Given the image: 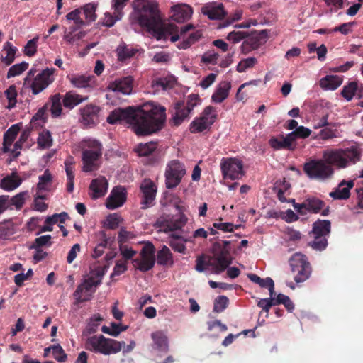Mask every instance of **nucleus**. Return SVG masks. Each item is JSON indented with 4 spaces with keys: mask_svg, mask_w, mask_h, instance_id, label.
Instances as JSON below:
<instances>
[{
    "mask_svg": "<svg viewBox=\"0 0 363 363\" xmlns=\"http://www.w3.org/2000/svg\"><path fill=\"white\" fill-rule=\"evenodd\" d=\"M259 45V40L255 38H250L247 40H245L241 45V51L242 52L246 54L250 50L257 49Z\"/></svg>",
    "mask_w": 363,
    "mask_h": 363,
    "instance_id": "obj_60",
    "label": "nucleus"
},
{
    "mask_svg": "<svg viewBox=\"0 0 363 363\" xmlns=\"http://www.w3.org/2000/svg\"><path fill=\"white\" fill-rule=\"evenodd\" d=\"M331 224L328 220H318L313 225V236H327L330 232Z\"/></svg>",
    "mask_w": 363,
    "mask_h": 363,
    "instance_id": "obj_35",
    "label": "nucleus"
},
{
    "mask_svg": "<svg viewBox=\"0 0 363 363\" xmlns=\"http://www.w3.org/2000/svg\"><path fill=\"white\" fill-rule=\"evenodd\" d=\"M357 90L358 83L356 82H351L343 86L341 91V95L345 99H346L347 101H350L353 99L355 94H357Z\"/></svg>",
    "mask_w": 363,
    "mask_h": 363,
    "instance_id": "obj_46",
    "label": "nucleus"
},
{
    "mask_svg": "<svg viewBox=\"0 0 363 363\" xmlns=\"http://www.w3.org/2000/svg\"><path fill=\"white\" fill-rule=\"evenodd\" d=\"M52 177L48 170H45L43 175L39 177V182L37 184L36 194H43L51 190Z\"/></svg>",
    "mask_w": 363,
    "mask_h": 363,
    "instance_id": "obj_36",
    "label": "nucleus"
},
{
    "mask_svg": "<svg viewBox=\"0 0 363 363\" xmlns=\"http://www.w3.org/2000/svg\"><path fill=\"white\" fill-rule=\"evenodd\" d=\"M72 85L78 89L93 88L96 84L93 76L85 74H72L67 77Z\"/></svg>",
    "mask_w": 363,
    "mask_h": 363,
    "instance_id": "obj_22",
    "label": "nucleus"
},
{
    "mask_svg": "<svg viewBox=\"0 0 363 363\" xmlns=\"http://www.w3.org/2000/svg\"><path fill=\"white\" fill-rule=\"evenodd\" d=\"M157 262L162 266H172L174 264L172 254L170 250L167 246H163L162 248L157 252Z\"/></svg>",
    "mask_w": 363,
    "mask_h": 363,
    "instance_id": "obj_38",
    "label": "nucleus"
},
{
    "mask_svg": "<svg viewBox=\"0 0 363 363\" xmlns=\"http://www.w3.org/2000/svg\"><path fill=\"white\" fill-rule=\"evenodd\" d=\"M137 52V49L129 47L124 43L119 45L116 49L118 59L120 61L126 60L133 57Z\"/></svg>",
    "mask_w": 363,
    "mask_h": 363,
    "instance_id": "obj_40",
    "label": "nucleus"
},
{
    "mask_svg": "<svg viewBox=\"0 0 363 363\" xmlns=\"http://www.w3.org/2000/svg\"><path fill=\"white\" fill-rule=\"evenodd\" d=\"M74 164L75 161L72 157H69L65 161V171L67 174V190L69 192H72L74 190Z\"/></svg>",
    "mask_w": 363,
    "mask_h": 363,
    "instance_id": "obj_32",
    "label": "nucleus"
},
{
    "mask_svg": "<svg viewBox=\"0 0 363 363\" xmlns=\"http://www.w3.org/2000/svg\"><path fill=\"white\" fill-rule=\"evenodd\" d=\"M151 337L157 350L162 352L168 350V338L164 332H154L152 333Z\"/></svg>",
    "mask_w": 363,
    "mask_h": 363,
    "instance_id": "obj_37",
    "label": "nucleus"
},
{
    "mask_svg": "<svg viewBox=\"0 0 363 363\" xmlns=\"http://www.w3.org/2000/svg\"><path fill=\"white\" fill-rule=\"evenodd\" d=\"M274 296L269 295V298H261L257 302V306L262 308L266 313V317H268L269 311L272 306L274 305Z\"/></svg>",
    "mask_w": 363,
    "mask_h": 363,
    "instance_id": "obj_62",
    "label": "nucleus"
},
{
    "mask_svg": "<svg viewBox=\"0 0 363 363\" xmlns=\"http://www.w3.org/2000/svg\"><path fill=\"white\" fill-rule=\"evenodd\" d=\"M291 270L297 272L294 280L297 283L303 282L306 280L310 275L311 268L306 257L301 253L294 254L289 260Z\"/></svg>",
    "mask_w": 363,
    "mask_h": 363,
    "instance_id": "obj_14",
    "label": "nucleus"
},
{
    "mask_svg": "<svg viewBox=\"0 0 363 363\" xmlns=\"http://www.w3.org/2000/svg\"><path fill=\"white\" fill-rule=\"evenodd\" d=\"M55 71L54 68H45L36 74L37 69L33 67L24 78L23 85L29 87L33 94L37 95L54 82Z\"/></svg>",
    "mask_w": 363,
    "mask_h": 363,
    "instance_id": "obj_6",
    "label": "nucleus"
},
{
    "mask_svg": "<svg viewBox=\"0 0 363 363\" xmlns=\"http://www.w3.org/2000/svg\"><path fill=\"white\" fill-rule=\"evenodd\" d=\"M108 189V182L106 177L100 176L93 179L89 186V195L92 199L103 197Z\"/></svg>",
    "mask_w": 363,
    "mask_h": 363,
    "instance_id": "obj_20",
    "label": "nucleus"
},
{
    "mask_svg": "<svg viewBox=\"0 0 363 363\" xmlns=\"http://www.w3.org/2000/svg\"><path fill=\"white\" fill-rule=\"evenodd\" d=\"M124 341L106 338L102 335H94L89 337L86 342V348L91 352L109 355L119 352Z\"/></svg>",
    "mask_w": 363,
    "mask_h": 363,
    "instance_id": "obj_8",
    "label": "nucleus"
},
{
    "mask_svg": "<svg viewBox=\"0 0 363 363\" xmlns=\"http://www.w3.org/2000/svg\"><path fill=\"white\" fill-rule=\"evenodd\" d=\"M81 9H76L70 12H69L66 15V20L67 21H72L74 24V26L73 28H81L84 26H85V22L83 21V19L81 18Z\"/></svg>",
    "mask_w": 363,
    "mask_h": 363,
    "instance_id": "obj_47",
    "label": "nucleus"
},
{
    "mask_svg": "<svg viewBox=\"0 0 363 363\" xmlns=\"http://www.w3.org/2000/svg\"><path fill=\"white\" fill-rule=\"evenodd\" d=\"M23 182V179L17 172L4 177L0 182V187L6 191H12L16 189Z\"/></svg>",
    "mask_w": 363,
    "mask_h": 363,
    "instance_id": "obj_24",
    "label": "nucleus"
},
{
    "mask_svg": "<svg viewBox=\"0 0 363 363\" xmlns=\"http://www.w3.org/2000/svg\"><path fill=\"white\" fill-rule=\"evenodd\" d=\"M228 298L225 296H219L214 301L213 311L223 312L228 305Z\"/></svg>",
    "mask_w": 363,
    "mask_h": 363,
    "instance_id": "obj_61",
    "label": "nucleus"
},
{
    "mask_svg": "<svg viewBox=\"0 0 363 363\" xmlns=\"http://www.w3.org/2000/svg\"><path fill=\"white\" fill-rule=\"evenodd\" d=\"M52 144L51 133L48 130H43L39 133L38 145L42 149L49 148Z\"/></svg>",
    "mask_w": 363,
    "mask_h": 363,
    "instance_id": "obj_51",
    "label": "nucleus"
},
{
    "mask_svg": "<svg viewBox=\"0 0 363 363\" xmlns=\"http://www.w3.org/2000/svg\"><path fill=\"white\" fill-rule=\"evenodd\" d=\"M186 168L183 163L178 160L169 161L165 168V186L167 189L176 188L186 174Z\"/></svg>",
    "mask_w": 363,
    "mask_h": 363,
    "instance_id": "obj_11",
    "label": "nucleus"
},
{
    "mask_svg": "<svg viewBox=\"0 0 363 363\" xmlns=\"http://www.w3.org/2000/svg\"><path fill=\"white\" fill-rule=\"evenodd\" d=\"M353 186V181H343L335 191L330 193V196L334 199H347L350 197V190Z\"/></svg>",
    "mask_w": 363,
    "mask_h": 363,
    "instance_id": "obj_26",
    "label": "nucleus"
},
{
    "mask_svg": "<svg viewBox=\"0 0 363 363\" xmlns=\"http://www.w3.org/2000/svg\"><path fill=\"white\" fill-rule=\"evenodd\" d=\"M220 167L224 179L239 180L245 175L243 162L238 157H223Z\"/></svg>",
    "mask_w": 363,
    "mask_h": 363,
    "instance_id": "obj_10",
    "label": "nucleus"
},
{
    "mask_svg": "<svg viewBox=\"0 0 363 363\" xmlns=\"http://www.w3.org/2000/svg\"><path fill=\"white\" fill-rule=\"evenodd\" d=\"M201 12L211 20L221 19L226 15L223 6L219 2H210L201 8Z\"/></svg>",
    "mask_w": 363,
    "mask_h": 363,
    "instance_id": "obj_21",
    "label": "nucleus"
},
{
    "mask_svg": "<svg viewBox=\"0 0 363 363\" xmlns=\"http://www.w3.org/2000/svg\"><path fill=\"white\" fill-rule=\"evenodd\" d=\"M140 189L143 193L142 208L153 206L157 193V187L154 182L150 179H145L140 185Z\"/></svg>",
    "mask_w": 363,
    "mask_h": 363,
    "instance_id": "obj_18",
    "label": "nucleus"
},
{
    "mask_svg": "<svg viewBox=\"0 0 363 363\" xmlns=\"http://www.w3.org/2000/svg\"><path fill=\"white\" fill-rule=\"evenodd\" d=\"M50 112L53 117H58L62 113L61 96L59 94L50 97Z\"/></svg>",
    "mask_w": 363,
    "mask_h": 363,
    "instance_id": "obj_49",
    "label": "nucleus"
},
{
    "mask_svg": "<svg viewBox=\"0 0 363 363\" xmlns=\"http://www.w3.org/2000/svg\"><path fill=\"white\" fill-rule=\"evenodd\" d=\"M311 130L304 126H298L296 130L289 133V137L294 142L296 138H306L310 136Z\"/></svg>",
    "mask_w": 363,
    "mask_h": 363,
    "instance_id": "obj_58",
    "label": "nucleus"
},
{
    "mask_svg": "<svg viewBox=\"0 0 363 363\" xmlns=\"http://www.w3.org/2000/svg\"><path fill=\"white\" fill-rule=\"evenodd\" d=\"M230 244V240H224L223 248L219 252H215L212 257H208L207 260L203 257L197 258L196 270L199 272L210 271L213 274H220L225 270L232 263Z\"/></svg>",
    "mask_w": 363,
    "mask_h": 363,
    "instance_id": "obj_3",
    "label": "nucleus"
},
{
    "mask_svg": "<svg viewBox=\"0 0 363 363\" xmlns=\"http://www.w3.org/2000/svg\"><path fill=\"white\" fill-rule=\"evenodd\" d=\"M133 8L139 24L146 28L157 40H167L169 38L174 43L181 39L177 48L187 49L202 36L199 30H194L187 35V33L194 28L192 24L186 25L179 30L174 24L163 25L158 4L155 0H134Z\"/></svg>",
    "mask_w": 363,
    "mask_h": 363,
    "instance_id": "obj_1",
    "label": "nucleus"
},
{
    "mask_svg": "<svg viewBox=\"0 0 363 363\" xmlns=\"http://www.w3.org/2000/svg\"><path fill=\"white\" fill-rule=\"evenodd\" d=\"M289 188L290 184L286 181L276 183L275 186L274 188V191L276 192L277 196L281 202H286L287 199L284 196V193Z\"/></svg>",
    "mask_w": 363,
    "mask_h": 363,
    "instance_id": "obj_52",
    "label": "nucleus"
},
{
    "mask_svg": "<svg viewBox=\"0 0 363 363\" xmlns=\"http://www.w3.org/2000/svg\"><path fill=\"white\" fill-rule=\"evenodd\" d=\"M80 122L86 128H91L101 120V108L94 104H88L80 108Z\"/></svg>",
    "mask_w": 363,
    "mask_h": 363,
    "instance_id": "obj_15",
    "label": "nucleus"
},
{
    "mask_svg": "<svg viewBox=\"0 0 363 363\" xmlns=\"http://www.w3.org/2000/svg\"><path fill=\"white\" fill-rule=\"evenodd\" d=\"M103 277L104 272L100 269L91 270L85 276L73 294L76 301L80 303L89 301L101 284Z\"/></svg>",
    "mask_w": 363,
    "mask_h": 363,
    "instance_id": "obj_7",
    "label": "nucleus"
},
{
    "mask_svg": "<svg viewBox=\"0 0 363 363\" xmlns=\"http://www.w3.org/2000/svg\"><path fill=\"white\" fill-rule=\"evenodd\" d=\"M52 354L53 357L59 362H65L67 359V354L59 344L52 346Z\"/></svg>",
    "mask_w": 363,
    "mask_h": 363,
    "instance_id": "obj_63",
    "label": "nucleus"
},
{
    "mask_svg": "<svg viewBox=\"0 0 363 363\" xmlns=\"http://www.w3.org/2000/svg\"><path fill=\"white\" fill-rule=\"evenodd\" d=\"M283 304L289 312H292L294 309V305L290 300L289 297L283 294H279L277 296H274V305Z\"/></svg>",
    "mask_w": 363,
    "mask_h": 363,
    "instance_id": "obj_56",
    "label": "nucleus"
},
{
    "mask_svg": "<svg viewBox=\"0 0 363 363\" xmlns=\"http://www.w3.org/2000/svg\"><path fill=\"white\" fill-rule=\"evenodd\" d=\"M247 277L252 282L258 284L260 287L268 289L269 295H275L274 283L270 277L262 279L255 274H248Z\"/></svg>",
    "mask_w": 363,
    "mask_h": 363,
    "instance_id": "obj_33",
    "label": "nucleus"
},
{
    "mask_svg": "<svg viewBox=\"0 0 363 363\" xmlns=\"http://www.w3.org/2000/svg\"><path fill=\"white\" fill-rule=\"evenodd\" d=\"M17 48L10 42H6L1 52V60L5 65H10L15 60Z\"/></svg>",
    "mask_w": 363,
    "mask_h": 363,
    "instance_id": "obj_30",
    "label": "nucleus"
},
{
    "mask_svg": "<svg viewBox=\"0 0 363 363\" xmlns=\"http://www.w3.org/2000/svg\"><path fill=\"white\" fill-rule=\"evenodd\" d=\"M230 89L231 84L230 82L223 81L219 83L211 96L212 101L216 104L223 102L228 98Z\"/></svg>",
    "mask_w": 363,
    "mask_h": 363,
    "instance_id": "obj_25",
    "label": "nucleus"
},
{
    "mask_svg": "<svg viewBox=\"0 0 363 363\" xmlns=\"http://www.w3.org/2000/svg\"><path fill=\"white\" fill-rule=\"evenodd\" d=\"M28 67V63L22 62L11 66L8 72L7 78H11L21 74Z\"/></svg>",
    "mask_w": 363,
    "mask_h": 363,
    "instance_id": "obj_53",
    "label": "nucleus"
},
{
    "mask_svg": "<svg viewBox=\"0 0 363 363\" xmlns=\"http://www.w3.org/2000/svg\"><path fill=\"white\" fill-rule=\"evenodd\" d=\"M98 4L96 3H88L82 7L81 11H83L84 15L85 16L86 21L87 23H91L94 21L96 19V11L97 9Z\"/></svg>",
    "mask_w": 363,
    "mask_h": 363,
    "instance_id": "obj_45",
    "label": "nucleus"
},
{
    "mask_svg": "<svg viewBox=\"0 0 363 363\" xmlns=\"http://www.w3.org/2000/svg\"><path fill=\"white\" fill-rule=\"evenodd\" d=\"M166 120L165 108L155 103H147L143 108H116L107 117L110 124L125 121L138 135H146L162 128Z\"/></svg>",
    "mask_w": 363,
    "mask_h": 363,
    "instance_id": "obj_2",
    "label": "nucleus"
},
{
    "mask_svg": "<svg viewBox=\"0 0 363 363\" xmlns=\"http://www.w3.org/2000/svg\"><path fill=\"white\" fill-rule=\"evenodd\" d=\"M157 146L155 142L140 143L136 147L135 151L140 156H147L156 150Z\"/></svg>",
    "mask_w": 363,
    "mask_h": 363,
    "instance_id": "obj_48",
    "label": "nucleus"
},
{
    "mask_svg": "<svg viewBox=\"0 0 363 363\" xmlns=\"http://www.w3.org/2000/svg\"><path fill=\"white\" fill-rule=\"evenodd\" d=\"M126 189L121 186L114 187L106 201V207L109 210H114L122 206L126 201Z\"/></svg>",
    "mask_w": 363,
    "mask_h": 363,
    "instance_id": "obj_17",
    "label": "nucleus"
},
{
    "mask_svg": "<svg viewBox=\"0 0 363 363\" xmlns=\"http://www.w3.org/2000/svg\"><path fill=\"white\" fill-rule=\"evenodd\" d=\"M337 137L336 130L331 128H324L320 130L317 138L323 140H330Z\"/></svg>",
    "mask_w": 363,
    "mask_h": 363,
    "instance_id": "obj_64",
    "label": "nucleus"
},
{
    "mask_svg": "<svg viewBox=\"0 0 363 363\" xmlns=\"http://www.w3.org/2000/svg\"><path fill=\"white\" fill-rule=\"evenodd\" d=\"M189 241L191 242L192 240L191 238L183 239L179 237L172 238L170 240L169 245L174 250L179 253L184 254L186 252L185 242Z\"/></svg>",
    "mask_w": 363,
    "mask_h": 363,
    "instance_id": "obj_50",
    "label": "nucleus"
},
{
    "mask_svg": "<svg viewBox=\"0 0 363 363\" xmlns=\"http://www.w3.org/2000/svg\"><path fill=\"white\" fill-rule=\"evenodd\" d=\"M82 171L90 172L97 170L101 164L102 144L95 139H86L82 142Z\"/></svg>",
    "mask_w": 363,
    "mask_h": 363,
    "instance_id": "obj_5",
    "label": "nucleus"
},
{
    "mask_svg": "<svg viewBox=\"0 0 363 363\" xmlns=\"http://www.w3.org/2000/svg\"><path fill=\"white\" fill-rule=\"evenodd\" d=\"M155 247L150 242L144 245L140 252L139 257L132 261L135 269L140 272H147L151 269L155 263Z\"/></svg>",
    "mask_w": 363,
    "mask_h": 363,
    "instance_id": "obj_13",
    "label": "nucleus"
},
{
    "mask_svg": "<svg viewBox=\"0 0 363 363\" xmlns=\"http://www.w3.org/2000/svg\"><path fill=\"white\" fill-rule=\"evenodd\" d=\"M122 18V13L120 11L116 12L114 10L113 15L110 13H106L103 18L102 24L106 27H112L116 21L121 20Z\"/></svg>",
    "mask_w": 363,
    "mask_h": 363,
    "instance_id": "obj_55",
    "label": "nucleus"
},
{
    "mask_svg": "<svg viewBox=\"0 0 363 363\" xmlns=\"http://www.w3.org/2000/svg\"><path fill=\"white\" fill-rule=\"evenodd\" d=\"M257 62V60L254 57L242 59L238 64L236 70L240 73L244 72L247 69L252 68Z\"/></svg>",
    "mask_w": 363,
    "mask_h": 363,
    "instance_id": "obj_54",
    "label": "nucleus"
},
{
    "mask_svg": "<svg viewBox=\"0 0 363 363\" xmlns=\"http://www.w3.org/2000/svg\"><path fill=\"white\" fill-rule=\"evenodd\" d=\"M77 29V28H71L69 31L65 30L63 35V39L67 43L79 45L78 41L85 37V31H79L77 33H74Z\"/></svg>",
    "mask_w": 363,
    "mask_h": 363,
    "instance_id": "obj_39",
    "label": "nucleus"
},
{
    "mask_svg": "<svg viewBox=\"0 0 363 363\" xmlns=\"http://www.w3.org/2000/svg\"><path fill=\"white\" fill-rule=\"evenodd\" d=\"M219 54L214 50L206 51L201 56V65L213 66L218 64Z\"/></svg>",
    "mask_w": 363,
    "mask_h": 363,
    "instance_id": "obj_42",
    "label": "nucleus"
},
{
    "mask_svg": "<svg viewBox=\"0 0 363 363\" xmlns=\"http://www.w3.org/2000/svg\"><path fill=\"white\" fill-rule=\"evenodd\" d=\"M217 118L216 108L208 106H206L200 116L194 118L190 124V132L198 133L208 130L214 123Z\"/></svg>",
    "mask_w": 363,
    "mask_h": 363,
    "instance_id": "obj_12",
    "label": "nucleus"
},
{
    "mask_svg": "<svg viewBox=\"0 0 363 363\" xmlns=\"http://www.w3.org/2000/svg\"><path fill=\"white\" fill-rule=\"evenodd\" d=\"M175 84V79L172 77H160L152 82L153 93L156 94L160 91H167L173 87Z\"/></svg>",
    "mask_w": 363,
    "mask_h": 363,
    "instance_id": "obj_27",
    "label": "nucleus"
},
{
    "mask_svg": "<svg viewBox=\"0 0 363 363\" xmlns=\"http://www.w3.org/2000/svg\"><path fill=\"white\" fill-rule=\"evenodd\" d=\"M186 217L184 214L181 213L174 216L169 218V220H167V227L169 230H175L182 228L186 224Z\"/></svg>",
    "mask_w": 363,
    "mask_h": 363,
    "instance_id": "obj_41",
    "label": "nucleus"
},
{
    "mask_svg": "<svg viewBox=\"0 0 363 363\" xmlns=\"http://www.w3.org/2000/svg\"><path fill=\"white\" fill-rule=\"evenodd\" d=\"M127 329V325H123L121 323L113 322L110 324V327L104 325L101 328V331L104 333L108 334L113 337H118L121 332L125 331Z\"/></svg>",
    "mask_w": 363,
    "mask_h": 363,
    "instance_id": "obj_43",
    "label": "nucleus"
},
{
    "mask_svg": "<svg viewBox=\"0 0 363 363\" xmlns=\"http://www.w3.org/2000/svg\"><path fill=\"white\" fill-rule=\"evenodd\" d=\"M322 156L337 169H345L361 160V149L355 145L346 148H328Z\"/></svg>",
    "mask_w": 363,
    "mask_h": 363,
    "instance_id": "obj_4",
    "label": "nucleus"
},
{
    "mask_svg": "<svg viewBox=\"0 0 363 363\" xmlns=\"http://www.w3.org/2000/svg\"><path fill=\"white\" fill-rule=\"evenodd\" d=\"M4 95L8 101V104L6 106V108L9 110L15 108L17 104L18 96L16 87L14 85L10 86L6 90L4 91Z\"/></svg>",
    "mask_w": 363,
    "mask_h": 363,
    "instance_id": "obj_44",
    "label": "nucleus"
},
{
    "mask_svg": "<svg viewBox=\"0 0 363 363\" xmlns=\"http://www.w3.org/2000/svg\"><path fill=\"white\" fill-rule=\"evenodd\" d=\"M87 96H82L73 91H69L64 96L62 104L65 108L72 109L76 106L87 100Z\"/></svg>",
    "mask_w": 363,
    "mask_h": 363,
    "instance_id": "obj_34",
    "label": "nucleus"
},
{
    "mask_svg": "<svg viewBox=\"0 0 363 363\" xmlns=\"http://www.w3.org/2000/svg\"><path fill=\"white\" fill-rule=\"evenodd\" d=\"M269 144L275 150L287 149H293L292 139L287 134L285 137H273L269 140Z\"/></svg>",
    "mask_w": 363,
    "mask_h": 363,
    "instance_id": "obj_29",
    "label": "nucleus"
},
{
    "mask_svg": "<svg viewBox=\"0 0 363 363\" xmlns=\"http://www.w3.org/2000/svg\"><path fill=\"white\" fill-rule=\"evenodd\" d=\"M303 171L311 179L325 181L333 177L335 167L323 159H311L303 165Z\"/></svg>",
    "mask_w": 363,
    "mask_h": 363,
    "instance_id": "obj_9",
    "label": "nucleus"
},
{
    "mask_svg": "<svg viewBox=\"0 0 363 363\" xmlns=\"http://www.w3.org/2000/svg\"><path fill=\"white\" fill-rule=\"evenodd\" d=\"M68 218V214L65 212H62L60 213H55L52 216L46 217V223H50L52 226L57 223L60 225L62 223H64Z\"/></svg>",
    "mask_w": 363,
    "mask_h": 363,
    "instance_id": "obj_59",
    "label": "nucleus"
},
{
    "mask_svg": "<svg viewBox=\"0 0 363 363\" xmlns=\"http://www.w3.org/2000/svg\"><path fill=\"white\" fill-rule=\"evenodd\" d=\"M342 83V78L338 75H327L320 81V86L324 90H335Z\"/></svg>",
    "mask_w": 363,
    "mask_h": 363,
    "instance_id": "obj_31",
    "label": "nucleus"
},
{
    "mask_svg": "<svg viewBox=\"0 0 363 363\" xmlns=\"http://www.w3.org/2000/svg\"><path fill=\"white\" fill-rule=\"evenodd\" d=\"M39 37L36 36L28 40L23 49V53L28 57L33 56L37 52Z\"/></svg>",
    "mask_w": 363,
    "mask_h": 363,
    "instance_id": "obj_57",
    "label": "nucleus"
},
{
    "mask_svg": "<svg viewBox=\"0 0 363 363\" xmlns=\"http://www.w3.org/2000/svg\"><path fill=\"white\" fill-rule=\"evenodd\" d=\"M133 83L132 77H125L109 83L107 89L108 91L128 95L132 92Z\"/></svg>",
    "mask_w": 363,
    "mask_h": 363,
    "instance_id": "obj_19",
    "label": "nucleus"
},
{
    "mask_svg": "<svg viewBox=\"0 0 363 363\" xmlns=\"http://www.w3.org/2000/svg\"><path fill=\"white\" fill-rule=\"evenodd\" d=\"M175 112L172 116V123L174 125H180L184 120L188 118L189 115L191 112V111L188 108L184 103L183 102H177L175 104Z\"/></svg>",
    "mask_w": 363,
    "mask_h": 363,
    "instance_id": "obj_28",
    "label": "nucleus"
},
{
    "mask_svg": "<svg viewBox=\"0 0 363 363\" xmlns=\"http://www.w3.org/2000/svg\"><path fill=\"white\" fill-rule=\"evenodd\" d=\"M172 11L173 13L172 18L177 23L188 21L193 13L191 7L185 4L174 5L172 7Z\"/></svg>",
    "mask_w": 363,
    "mask_h": 363,
    "instance_id": "obj_23",
    "label": "nucleus"
},
{
    "mask_svg": "<svg viewBox=\"0 0 363 363\" xmlns=\"http://www.w3.org/2000/svg\"><path fill=\"white\" fill-rule=\"evenodd\" d=\"M324 202L315 196H308L301 204L294 205V209L300 215H306L308 213H318L323 208Z\"/></svg>",
    "mask_w": 363,
    "mask_h": 363,
    "instance_id": "obj_16",
    "label": "nucleus"
}]
</instances>
